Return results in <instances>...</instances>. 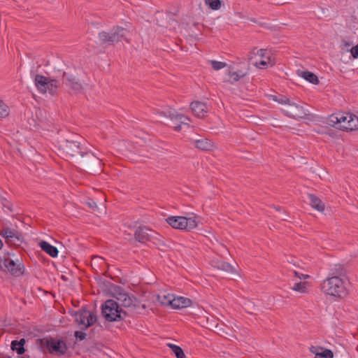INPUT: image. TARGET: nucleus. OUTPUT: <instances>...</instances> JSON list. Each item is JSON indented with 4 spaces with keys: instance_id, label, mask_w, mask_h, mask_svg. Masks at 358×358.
<instances>
[{
    "instance_id": "1",
    "label": "nucleus",
    "mask_w": 358,
    "mask_h": 358,
    "mask_svg": "<svg viewBox=\"0 0 358 358\" xmlns=\"http://www.w3.org/2000/svg\"><path fill=\"white\" fill-rule=\"evenodd\" d=\"M113 296L117 300H107L102 306V315L109 322L119 321L123 320L129 313L120 308L123 306L129 308L131 310H136L138 306L136 298L130 296L122 288L117 287L114 289Z\"/></svg>"
},
{
    "instance_id": "2",
    "label": "nucleus",
    "mask_w": 358,
    "mask_h": 358,
    "mask_svg": "<svg viewBox=\"0 0 358 358\" xmlns=\"http://www.w3.org/2000/svg\"><path fill=\"white\" fill-rule=\"evenodd\" d=\"M327 123L338 129L353 131L358 129V117L350 113H337L329 115Z\"/></svg>"
},
{
    "instance_id": "3",
    "label": "nucleus",
    "mask_w": 358,
    "mask_h": 358,
    "mask_svg": "<svg viewBox=\"0 0 358 358\" xmlns=\"http://www.w3.org/2000/svg\"><path fill=\"white\" fill-rule=\"evenodd\" d=\"M79 139H80L79 136L60 139L58 141V150L60 154L64 157L73 159L76 161V158L85 150Z\"/></svg>"
},
{
    "instance_id": "4",
    "label": "nucleus",
    "mask_w": 358,
    "mask_h": 358,
    "mask_svg": "<svg viewBox=\"0 0 358 358\" xmlns=\"http://www.w3.org/2000/svg\"><path fill=\"white\" fill-rule=\"evenodd\" d=\"M321 289L326 294L338 298H343L348 294L345 282L336 275L325 279L321 284Z\"/></svg>"
},
{
    "instance_id": "5",
    "label": "nucleus",
    "mask_w": 358,
    "mask_h": 358,
    "mask_svg": "<svg viewBox=\"0 0 358 358\" xmlns=\"http://www.w3.org/2000/svg\"><path fill=\"white\" fill-rule=\"evenodd\" d=\"M75 162L78 168L82 170H87L92 172L101 171L102 159L93 152L87 151L86 148L83 150V152L76 158Z\"/></svg>"
},
{
    "instance_id": "6",
    "label": "nucleus",
    "mask_w": 358,
    "mask_h": 358,
    "mask_svg": "<svg viewBox=\"0 0 358 358\" xmlns=\"http://www.w3.org/2000/svg\"><path fill=\"white\" fill-rule=\"evenodd\" d=\"M34 84L41 93L45 94L48 92L52 96L57 94L60 86V83L57 80L50 79L40 74L36 75Z\"/></svg>"
},
{
    "instance_id": "7",
    "label": "nucleus",
    "mask_w": 358,
    "mask_h": 358,
    "mask_svg": "<svg viewBox=\"0 0 358 358\" xmlns=\"http://www.w3.org/2000/svg\"><path fill=\"white\" fill-rule=\"evenodd\" d=\"M167 223L174 229L191 231L198 226L197 217H186L182 216H171L166 219Z\"/></svg>"
},
{
    "instance_id": "8",
    "label": "nucleus",
    "mask_w": 358,
    "mask_h": 358,
    "mask_svg": "<svg viewBox=\"0 0 358 358\" xmlns=\"http://www.w3.org/2000/svg\"><path fill=\"white\" fill-rule=\"evenodd\" d=\"M128 31L121 27L117 26L113 27L110 32L101 31L99 34V38L102 44L112 45L114 43H117L122 40L126 39V34Z\"/></svg>"
},
{
    "instance_id": "9",
    "label": "nucleus",
    "mask_w": 358,
    "mask_h": 358,
    "mask_svg": "<svg viewBox=\"0 0 358 358\" xmlns=\"http://www.w3.org/2000/svg\"><path fill=\"white\" fill-rule=\"evenodd\" d=\"M75 322L83 330H86L96 322V316L85 308L76 311L73 315Z\"/></svg>"
},
{
    "instance_id": "10",
    "label": "nucleus",
    "mask_w": 358,
    "mask_h": 358,
    "mask_svg": "<svg viewBox=\"0 0 358 358\" xmlns=\"http://www.w3.org/2000/svg\"><path fill=\"white\" fill-rule=\"evenodd\" d=\"M282 111L286 116L295 120L306 118L308 115V110L307 109L299 103L294 102L292 100L287 107L283 109Z\"/></svg>"
},
{
    "instance_id": "11",
    "label": "nucleus",
    "mask_w": 358,
    "mask_h": 358,
    "mask_svg": "<svg viewBox=\"0 0 358 358\" xmlns=\"http://www.w3.org/2000/svg\"><path fill=\"white\" fill-rule=\"evenodd\" d=\"M2 264L3 270L1 271L8 272L13 276L18 277L22 275L24 273V266L19 260L15 262L9 257H5L2 260Z\"/></svg>"
},
{
    "instance_id": "12",
    "label": "nucleus",
    "mask_w": 358,
    "mask_h": 358,
    "mask_svg": "<svg viewBox=\"0 0 358 358\" xmlns=\"http://www.w3.org/2000/svg\"><path fill=\"white\" fill-rule=\"evenodd\" d=\"M45 345L50 353L62 356L64 355L66 350V344L64 341L57 340L54 338L47 339Z\"/></svg>"
},
{
    "instance_id": "13",
    "label": "nucleus",
    "mask_w": 358,
    "mask_h": 358,
    "mask_svg": "<svg viewBox=\"0 0 358 358\" xmlns=\"http://www.w3.org/2000/svg\"><path fill=\"white\" fill-rule=\"evenodd\" d=\"M158 234L147 227H138L134 232V237L136 241L140 243H145L150 241L153 238H156Z\"/></svg>"
},
{
    "instance_id": "14",
    "label": "nucleus",
    "mask_w": 358,
    "mask_h": 358,
    "mask_svg": "<svg viewBox=\"0 0 358 358\" xmlns=\"http://www.w3.org/2000/svg\"><path fill=\"white\" fill-rule=\"evenodd\" d=\"M64 85L74 93H80L83 90V85L76 77L64 72L63 73Z\"/></svg>"
},
{
    "instance_id": "15",
    "label": "nucleus",
    "mask_w": 358,
    "mask_h": 358,
    "mask_svg": "<svg viewBox=\"0 0 358 358\" xmlns=\"http://www.w3.org/2000/svg\"><path fill=\"white\" fill-rule=\"evenodd\" d=\"M164 114L171 120L179 122V124L174 126L175 131H180L182 129V125H185L187 126V127H189V124L186 122L190 120L188 117L185 116L182 114H179L174 110H169L167 112L164 113Z\"/></svg>"
},
{
    "instance_id": "16",
    "label": "nucleus",
    "mask_w": 358,
    "mask_h": 358,
    "mask_svg": "<svg viewBox=\"0 0 358 358\" xmlns=\"http://www.w3.org/2000/svg\"><path fill=\"white\" fill-rule=\"evenodd\" d=\"M193 114L199 118L204 117L208 112V106L201 101H193L190 104Z\"/></svg>"
},
{
    "instance_id": "17",
    "label": "nucleus",
    "mask_w": 358,
    "mask_h": 358,
    "mask_svg": "<svg viewBox=\"0 0 358 358\" xmlns=\"http://www.w3.org/2000/svg\"><path fill=\"white\" fill-rule=\"evenodd\" d=\"M259 56L262 59L259 62H256L254 65L257 68H262V66H273L275 62L271 59V57L268 55V52L265 49L257 50L255 53Z\"/></svg>"
},
{
    "instance_id": "18",
    "label": "nucleus",
    "mask_w": 358,
    "mask_h": 358,
    "mask_svg": "<svg viewBox=\"0 0 358 358\" xmlns=\"http://www.w3.org/2000/svg\"><path fill=\"white\" fill-rule=\"evenodd\" d=\"M192 305V301L183 296H173L171 307L175 309H181Z\"/></svg>"
},
{
    "instance_id": "19",
    "label": "nucleus",
    "mask_w": 358,
    "mask_h": 358,
    "mask_svg": "<svg viewBox=\"0 0 358 358\" xmlns=\"http://www.w3.org/2000/svg\"><path fill=\"white\" fill-rule=\"evenodd\" d=\"M0 234L6 238L8 241H11L13 239L21 241L22 238V234L20 232L9 227H3Z\"/></svg>"
},
{
    "instance_id": "20",
    "label": "nucleus",
    "mask_w": 358,
    "mask_h": 358,
    "mask_svg": "<svg viewBox=\"0 0 358 358\" xmlns=\"http://www.w3.org/2000/svg\"><path fill=\"white\" fill-rule=\"evenodd\" d=\"M310 206L320 212H323L325 209V205L322 200L314 194L308 195Z\"/></svg>"
},
{
    "instance_id": "21",
    "label": "nucleus",
    "mask_w": 358,
    "mask_h": 358,
    "mask_svg": "<svg viewBox=\"0 0 358 358\" xmlns=\"http://www.w3.org/2000/svg\"><path fill=\"white\" fill-rule=\"evenodd\" d=\"M39 245L41 248L52 257H56L58 255V250L56 247L50 245L46 241H42Z\"/></svg>"
},
{
    "instance_id": "22",
    "label": "nucleus",
    "mask_w": 358,
    "mask_h": 358,
    "mask_svg": "<svg viewBox=\"0 0 358 358\" xmlns=\"http://www.w3.org/2000/svg\"><path fill=\"white\" fill-rule=\"evenodd\" d=\"M290 288L297 292L301 294H306L308 292V283L305 281L300 280L299 282H294L293 283H289Z\"/></svg>"
},
{
    "instance_id": "23",
    "label": "nucleus",
    "mask_w": 358,
    "mask_h": 358,
    "mask_svg": "<svg viewBox=\"0 0 358 358\" xmlns=\"http://www.w3.org/2000/svg\"><path fill=\"white\" fill-rule=\"evenodd\" d=\"M195 146L202 150H210L213 148V142L208 138H201L194 141Z\"/></svg>"
},
{
    "instance_id": "24",
    "label": "nucleus",
    "mask_w": 358,
    "mask_h": 358,
    "mask_svg": "<svg viewBox=\"0 0 358 358\" xmlns=\"http://www.w3.org/2000/svg\"><path fill=\"white\" fill-rule=\"evenodd\" d=\"M213 266L218 269H220V270H222V271H224L229 272V273H233L234 271V268L231 265H230L229 263L223 262V261H219V260L214 261Z\"/></svg>"
},
{
    "instance_id": "25",
    "label": "nucleus",
    "mask_w": 358,
    "mask_h": 358,
    "mask_svg": "<svg viewBox=\"0 0 358 358\" xmlns=\"http://www.w3.org/2000/svg\"><path fill=\"white\" fill-rule=\"evenodd\" d=\"M289 275L292 278H297L300 280H306L309 278L308 275L304 274L301 273L299 270H297L294 268L289 267Z\"/></svg>"
},
{
    "instance_id": "26",
    "label": "nucleus",
    "mask_w": 358,
    "mask_h": 358,
    "mask_svg": "<svg viewBox=\"0 0 358 358\" xmlns=\"http://www.w3.org/2000/svg\"><path fill=\"white\" fill-rule=\"evenodd\" d=\"M173 297V295H171L169 294H166L164 293H161L157 296L159 302L163 306H171Z\"/></svg>"
},
{
    "instance_id": "27",
    "label": "nucleus",
    "mask_w": 358,
    "mask_h": 358,
    "mask_svg": "<svg viewBox=\"0 0 358 358\" xmlns=\"http://www.w3.org/2000/svg\"><path fill=\"white\" fill-rule=\"evenodd\" d=\"M25 341L24 338L20 341H14L11 343V347L13 350H15L18 355H22L24 352V344Z\"/></svg>"
},
{
    "instance_id": "28",
    "label": "nucleus",
    "mask_w": 358,
    "mask_h": 358,
    "mask_svg": "<svg viewBox=\"0 0 358 358\" xmlns=\"http://www.w3.org/2000/svg\"><path fill=\"white\" fill-rule=\"evenodd\" d=\"M301 77H303L305 80L309 81L313 84H317L319 83V80L315 74L310 71H302L301 73Z\"/></svg>"
},
{
    "instance_id": "29",
    "label": "nucleus",
    "mask_w": 358,
    "mask_h": 358,
    "mask_svg": "<svg viewBox=\"0 0 358 358\" xmlns=\"http://www.w3.org/2000/svg\"><path fill=\"white\" fill-rule=\"evenodd\" d=\"M167 345L171 348L177 358H185L182 349L176 345L169 343Z\"/></svg>"
},
{
    "instance_id": "30",
    "label": "nucleus",
    "mask_w": 358,
    "mask_h": 358,
    "mask_svg": "<svg viewBox=\"0 0 358 358\" xmlns=\"http://www.w3.org/2000/svg\"><path fill=\"white\" fill-rule=\"evenodd\" d=\"M204 1L212 10H219L221 8L220 0H205Z\"/></svg>"
},
{
    "instance_id": "31",
    "label": "nucleus",
    "mask_w": 358,
    "mask_h": 358,
    "mask_svg": "<svg viewBox=\"0 0 358 358\" xmlns=\"http://www.w3.org/2000/svg\"><path fill=\"white\" fill-rule=\"evenodd\" d=\"M334 353L331 350L324 349L320 353H317L314 358H333Z\"/></svg>"
},
{
    "instance_id": "32",
    "label": "nucleus",
    "mask_w": 358,
    "mask_h": 358,
    "mask_svg": "<svg viewBox=\"0 0 358 358\" xmlns=\"http://www.w3.org/2000/svg\"><path fill=\"white\" fill-rule=\"evenodd\" d=\"M9 115V108L0 99V117H6Z\"/></svg>"
},
{
    "instance_id": "33",
    "label": "nucleus",
    "mask_w": 358,
    "mask_h": 358,
    "mask_svg": "<svg viewBox=\"0 0 358 358\" xmlns=\"http://www.w3.org/2000/svg\"><path fill=\"white\" fill-rule=\"evenodd\" d=\"M273 100L280 104H285L288 106L290 103L291 99L285 96L280 95V96H273Z\"/></svg>"
},
{
    "instance_id": "34",
    "label": "nucleus",
    "mask_w": 358,
    "mask_h": 358,
    "mask_svg": "<svg viewBox=\"0 0 358 358\" xmlns=\"http://www.w3.org/2000/svg\"><path fill=\"white\" fill-rule=\"evenodd\" d=\"M210 62L212 65L213 69L215 71L222 69L224 68L227 65L226 63H224V62L215 61V60H211V61H210Z\"/></svg>"
},
{
    "instance_id": "35",
    "label": "nucleus",
    "mask_w": 358,
    "mask_h": 358,
    "mask_svg": "<svg viewBox=\"0 0 358 358\" xmlns=\"http://www.w3.org/2000/svg\"><path fill=\"white\" fill-rule=\"evenodd\" d=\"M228 75L232 78V83L238 81L241 78H244V74L238 75L234 71H229Z\"/></svg>"
},
{
    "instance_id": "36",
    "label": "nucleus",
    "mask_w": 358,
    "mask_h": 358,
    "mask_svg": "<svg viewBox=\"0 0 358 358\" xmlns=\"http://www.w3.org/2000/svg\"><path fill=\"white\" fill-rule=\"evenodd\" d=\"M75 337L76 338H78L79 340L80 341H83L85 338L86 337V334L83 331H76L75 332Z\"/></svg>"
},
{
    "instance_id": "37",
    "label": "nucleus",
    "mask_w": 358,
    "mask_h": 358,
    "mask_svg": "<svg viewBox=\"0 0 358 358\" xmlns=\"http://www.w3.org/2000/svg\"><path fill=\"white\" fill-rule=\"evenodd\" d=\"M324 350L323 348H320L317 346H311L310 348V351L316 356L317 353H320L321 351Z\"/></svg>"
},
{
    "instance_id": "38",
    "label": "nucleus",
    "mask_w": 358,
    "mask_h": 358,
    "mask_svg": "<svg viewBox=\"0 0 358 358\" xmlns=\"http://www.w3.org/2000/svg\"><path fill=\"white\" fill-rule=\"evenodd\" d=\"M351 55L354 58L358 57V45L352 47L351 48Z\"/></svg>"
},
{
    "instance_id": "39",
    "label": "nucleus",
    "mask_w": 358,
    "mask_h": 358,
    "mask_svg": "<svg viewBox=\"0 0 358 358\" xmlns=\"http://www.w3.org/2000/svg\"><path fill=\"white\" fill-rule=\"evenodd\" d=\"M249 66H248L245 70H237L236 71H234L236 73L238 74L239 76L241 74H244V77L248 73L249 71Z\"/></svg>"
},
{
    "instance_id": "40",
    "label": "nucleus",
    "mask_w": 358,
    "mask_h": 358,
    "mask_svg": "<svg viewBox=\"0 0 358 358\" xmlns=\"http://www.w3.org/2000/svg\"><path fill=\"white\" fill-rule=\"evenodd\" d=\"M289 264H292L293 266L301 268L299 266V263L296 261L295 259L292 258L291 261H288Z\"/></svg>"
},
{
    "instance_id": "41",
    "label": "nucleus",
    "mask_w": 358,
    "mask_h": 358,
    "mask_svg": "<svg viewBox=\"0 0 358 358\" xmlns=\"http://www.w3.org/2000/svg\"><path fill=\"white\" fill-rule=\"evenodd\" d=\"M88 206L92 208L96 206V203L92 201L88 203Z\"/></svg>"
},
{
    "instance_id": "42",
    "label": "nucleus",
    "mask_w": 358,
    "mask_h": 358,
    "mask_svg": "<svg viewBox=\"0 0 358 358\" xmlns=\"http://www.w3.org/2000/svg\"><path fill=\"white\" fill-rule=\"evenodd\" d=\"M299 281H300V280H299L297 278H292L290 280V283H293L294 282H299Z\"/></svg>"
},
{
    "instance_id": "43",
    "label": "nucleus",
    "mask_w": 358,
    "mask_h": 358,
    "mask_svg": "<svg viewBox=\"0 0 358 358\" xmlns=\"http://www.w3.org/2000/svg\"><path fill=\"white\" fill-rule=\"evenodd\" d=\"M0 270H3L2 264V259L0 257Z\"/></svg>"
},
{
    "instance_id": "44",
    "label": "nucleus",
    "mask_w": 358,
    "mask_h": 358,
    "mask_svg": "<svg viewBox=\"0 0 358 358\" xmlns=\"http://www.w3.org/2000/svg\"><path fill=\"white\" fill-rule=\"evenodd\" d=\"M3 247V243L1 240L0 239V249Z\"/></svg>"
},
{
    "instance_id": "45",
    "label": "nucleus",
    "mask_w": 358,
    "mask_h": 358,
    "mask_svg": "<svg viewBox=\"0 0 358 358\" xmlns=\"http://www.w3.org/2000/svg\"><path fill=\"white\" fill-rule=\"evenodd\" d=\"M22 358H24V357H22Z\"/></svg>"
}]
</instances>
